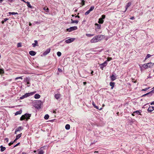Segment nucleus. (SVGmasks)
<instances>
[{
    "label": "nucleus",
    "mask_w": 154,
    "mask_h": 154,
    "mask_svg": "<svg viewBox=\"0 0 154 154\" xmlns=\"http://www.w3.org/2000/svg\"><path fill=\"white\" fill-rule=\"evenodd\" d=\"M103 35H97L94 37L90 41L91 43H96L101 41Z\"/></svg>",
    "instance_id": "obj_1"
},
{
    "label": "nucleus",
    "mask_w": 154,
    "mask_h": 154,
    "mask_svg": "<svg viewBox=\"0 0 154 154\" xmlns=\"http://www.w3.org/2000/svg\"><path fill=\"white\" fill-rule=\"evenodd\" d=\"M31 116V115L30 114L26 113L24 115H23L21 116L20 120V121H23L26 119V120L27 121L28 119H29Z\"/></svg>",
    "instance_id": "obj_2"
},
{
    "label": "nucleus",
    "mask_w": 154,
    "mask_h": 154,
    "mask_svg": "<svg viewBox=\"0 0 154 154\" xmlns=\"http://www.w3.org/2000/svg\"><path fill=\"white\" fill-rule=\"evenodd\" d=\"M153 64L151 63H148L147 64H144L143 65V67L145 69H147L149 68L152 66Z\"/></svg>",
    "instance_id": "obj_3"
},
{
    "label": "nucleus",
    "mask_w": 154,
    "mask_h": 154,
    "mask_svg": "<svg viewBox=\"0 0 154 154\" xmlns=\"http://www.w3.org/2000/svg\"><path fill=\"white\" fill-rule=\"evenodd\" d=\"M77 29V27L76 26H74L70 27L69 28L67 29L66 30L69 32H71L73 31L76 30Z\"/></svg>",
    "instance_id": "obj_4"
},
{
    "label": "nucleus",
    "mask_w": 154,
    "mask_h": 154,
    "mask_svg": "<svg viewBox=\"0 0 154 154\" xmlns=\"http://www.w3.org/2000/svg\"><path fill=\"white\" fill-rule=\"evenodd\" d=\"M107 64V61H105L103 63H102L100 65V68L102 69H103V68L105 66H106Z\"/></svg>",
    "instance_id": "obj_5"
},
{
    "label": "nucleus",
    "mask_w": 154,
    "mask_h": 154,
    "mask_svg": "<svg viewBox=\"0 0 154 154\" xmlns=\"http://www.w3.org/2000/svg\"><path fill=\"white\" fill-rule=\"evenodd\" d=\"M75 40V38H70L66 40L65 41V42L67 44L73 42Z\"/></svg>",
    "instance_id": "obj_6"
},
{
    "label": "nucleus",
    "mask_w": 154,
    "mask_h": 154,
    "mask_svg": "<svg viewBox=\"0 0 154 154\" xmlns=\"http://www.w3.org/2000/svg\"><path fill=\"white\" fill-rule=\"evenodd\" d=\"M51 51V49L49 48L47 49L43 53V55H46L49 53H50Z\"/></svg>",
    "instance_id": "obj_7"
},
{
    "label": "nucleus",
    "mask_w": 154,
    "mask_h": 154,
    "mask_svg": "<svg viewBox=\"0 0 154 154\" xmlns=\"http://www.w3.org/2000/svg\"><path fill=\"white\" fill-rule=\"evenodd\" d=\"M34 93H35L34 92H31V93H26L24 95L25 96V97L26 98L28 97H29L30 96L32 95L33 94H34Z\"/></svg>",
    "instance_id": "obj_8"
},
{
    "label": "nucleus",
    "mask_w": 154,
    "mask_h": 154,
    "mask_svg": "<svg viewBox=\"0 0 154 154\" xmlns=\"http://www.w3.org/2000/svg\"><path fill=\"white\" fill-rule=\"evenodd\" d=\"M154 110V107L153 106H149L148 110L149 112H151Z\"/></svg>",
    "instance_id": "obj_9"
},
{
    "label": "nucleus",
    "mask_w": 154,
    "mask_h": 154,
    "mask_svg": "<svg viewBox=\"0 0 154 154\" xmlns=\"http://www.w3.org/2000/svg\"><path fill=\"white\" fill-rule=\"evenodd\" d=\"M141 112L142 111L141 110H137L134 112V113L135 115L138 114L140 115Z\"/></svg>",
    "instance_id": "obj_10"
},
{
    "label": "nucleus",
    "mask_w": 154,
    "mask_h": 154,
    "mask_svg": "<svg viewBox=\"0 0 154 154\" xmlns=\"http://www.w3.org/2000/svg\"><path fill=\"white\" fill-rule=\"evenodd\" d=\"M29 54L31 56H33L35 55L36 53L33 51H31L29 52Z\"/></svg>",
    "instance_id": "obj_11"
},
{
    "label": "nucleus",
    "mask_w": 154,
    "mask_h": 154,
    "mask_svg": "<svg viewBox=\"0 0 154 154\" xmlns=\"http://www.w3.org/2000/svg\"><path fill=\"white\" fill-rule=\"evenodd\" d=\"M60 94H56L55 95L54 97L57 100L59 99L60 97Z\"/></svg>",
    "instance_id": "obj_12"
},
{
    "label": "nucleus",
    "mask_w": 154,
    "mask_h": 154,
    "mask_svg": "<svg viewBox=\"0 0 154 154\" xmlns=\"http://www.w3.org/2000/svg\"><path fill=\"white\" fill-rule=\"evenodd\" d=\"M95 25L96 26V29H100V27H101V25H100L99 24H97V23H96L95 24Z\"/></svg>",
    "instance_id": "obj_13"
},
{
    "label": "nucleus",
    "mask_w": 154,
    "mask_h": 154,
    "mask_svg": "<svg viewBox=\"0 0 154 154\" xmlns=\"http://www.w3.org/2000/svg\"><path fill=\"white\" fill-rule=\"evenodd\" d=\"M23 128L21 126H19L15 130H16V131H19L23 129Z\"/></svg>",
    "instance_id": "obj_14"
},
{
    "label": "nucleus",
    "mask_w": 154,
    "mask_h": 154,
    "mask_svg": "<svg viewBox=\"0 0 154 154\" xmlns=\"http://www.w3.org/2000/svg\"><path fill=\"white\" fill-rule=\"evenodd\" d=\"M79 22V21L78 20H73L72 19H71V23H76V24H78Z\"/></svg>",
    "instance_id": "obj_15"
},
{
    "label": "nucleus",
    "mask_w": 154,
    "mask_h": 154,
    "mask_svg": "<svg viewBox=\"0 0 154 154\" xmlns=\"http://www.w3.org/2000/svg\"><path fill=\"white\" fill-rule=\"evenodd\" d=\"M110 79H111L112 81H113L116 80V77L115 76V75H112L111 76H110Z\"/></svg>",
    "instance_id": "obj_16"
},
{
    "label": "nucleus",
    "mask_w": 154,
    "mask_h": 154,
    "mask_svg": "<svg viewBox=\"0 0 154 154\" xmlns=\"http://www.w3.org/2000/svg\"><path fill=\"white\" fill-rule=\"evenodd\" d=\"M34 43H32V46L33 47H35L37 45H38V42L37 40H35L34 41Z\"/></svg>",
    "instance_id": "obj_17"
},
{
    "label": "nucleus",
    "mask_w": 154,
    "mask_h": 154,
    "mask_svg": "<svg viewBox=\"0 0 154 154\" xmlns=\"http://www.w3.org/2000/svg\"><path fill=\"white\" fill-rule=\"evenodd\" d=\"M111 87V88L112 89L115 85V83L114 82H110L109 83Z\"/></svg>",
    "instance_id": "obj_18"
},
{
    "label": "nucleus",
    "mask_w": 154,
    "mask_h": 154,
    "mask_svg": "<svg viewBox=\"0 0 154 154\" xmlns=\"http://www.w3.org/2000/svg\"><path fill=\"white\" fill-rule=\"evenodd\" d=\"M0 148H1L0 151L1 152H3L6 149V148L5 147H3L2 146H1L0 147Z\"/></svg>",
    "instance_id": "obj_19"
},
{
    "label": "nucleus",
    "mask_w": 154,
    "mask_h": 154,
    "mask_svg": "<svg viewBox=\"0 0 154 154\" xmlns=\"http://www.w3.org/2000/svg\"><path fill=\"white\" fill-rule=\"evenodd\" d=\"M40 97V96L38 94H36L34 96V97L35 99H38Z\"/></svg>",
    "instance_id": "obj_20"
},
{
    "label": "nucleus",
    "mask_w": 154,
    "mask_h": 154,
    "mask_svg": "<svg viewBox=\"0 0 154 154\" xmlns=\"http://www.w3.org/2000/svg\"><path fill=\"white\" fill-rule=\"evenodd\" d=\"M131 2H129L127 4L126 6V9L127 10L128 8L131 5Z\"/></svg>",
    "instance_id": "obj_21"
},
{
    "label": "nucleus",
    "mask_w": 154,
    "mask_h": 154,
    "mask_svg": "<svg viewBox=\"0 0 154 154\" xmlns=\"http://www.w3.org/2000/svg\"><path fill=\"white\" fill-rule=\"evenodd\" d=\"M22 133L19 134L17 135L16 136V140H17L18 139H19L21 136Z\"/></svg>",
    "instance_id": "obj_22"
},
{
    "label": "nucleus",
    "mask_w": 154,
    "mask_h": 154,
    "mask_svg": "<svg viewBox=\"0 0 154 154\" xmlns=\"http://www.w3.org/2000/svg\"><path fill=\"white\" fill-rule=\"evenodd\" d=\"M22 110H20L19 111H17L15 113V115H18L22 113Z\"/></svg>",
    "instance_id": "obj_23"
},
{
    "label": "nucleus",
    "mask_w": 154,
    "mask_h": 154,
    "mask_svg": "<svg viewBox=\"0 0 154 154\" xmlns=\"http://www.w3.org/2000/svg\"><path fill=\"white\" fill-rule=\"evenodd\" d=\"M104 22V21L103 20H102V19L100 18H99V21H98V23H99L102 24Z\"/></svg>",
    "instance_id": "obj_24"
},
{
    "label": "nucleus",
    "mask_w": 154,
    "mask_h": 154,
    "mask_svg": "<svg viewBox=\"0 0 154 154\" xmlns=\"http://www.w3.org/2000/svg\"><path fill=\"white\" fill-rule=\"evenodd\" d=\"M65 128L66 130H69L70 128V126L69 124H67L65 126Z\"/></svg>",
    "instance_id": "obj_25"
},
{
    "label": "nucleus",
    "mask_w": 154,
    "mask_h": 154,
    "mask_svg": "<svg viewBox=\"0 0 154 154\" xmlns=\"http://www.w3.org/2000/svg\"><path fill=\"white\" fill-rule=\"evenodd\" d=\"M39 150V152L38 153V154H44V152L43 151L40 149L39 150Z\"/></svg>",
    "instance_id": "obj_26"
},
{
    "label": "nucleus",
    "mask_w": 154,
    "mask_h": 154,
    "mask_svg": "<svg viewBox=\"0 0 154 154\" xmlns=\"http://www.w3.org/2000/svg\"><path fill=\"white\" fill-rule=\"evenodd\" d=\"M49 118V116L48 114H46L44 118L45 119L47 120Z\"/></svg>",
    "instance_id": "obj_27"
},
{
    "label": "nucleus",
    "mask_w": 154,
    "mask_h": 154,
    "mask_svg": "<svg viewBox=\"0 0 154 154\" xmlns=\"http://www.w3.org/2000/svg\"><path fill=\"white\" fill-rule=\"evenodd\" d=\"M9 14H12V15H16V14H17V15H18V14L17 13V12H9Z\"/></svg>",
    "instance_id": "obj_28"
},
{
    "label": "nucleus",
    "mask_w": 154,
    "mask_h": 154,
    "mask_svg": "<svg viewBox=\"0 0 154 154\" xmlns=\"http://www.w3.org/2000/svg\"><path fill=\"white\" fill-rule=\"evenodd\" d=\"M151 56V55L149 54H147L146 55V57L145 60H146L148 58L150 57Z\"/></svg>",
    "instance_id": "obj_29"
},
{
    "label": "nucleus",
    "mask_w": 154,
    "mask_h": 154,
    "mask_svg": "<svg viewBox=\"0 0 154 154\" xmlns=\"http://www.w3.org/2000/svg\"><path fill=\"white\" fill-rule=\"evenodd\" d=\"M81 1V4L82 5H85V1L84 0H80Z\"/></svg>",
    "instance_id": "obj_30"
},
{
    "label": "nucleus",
    "mask_w": 154,
    "mask_h": 154,
    "mask_svg": "<svg viewBox=\"0 0 154 154\" xmlns=\"http://www.w3.org/2000/svg\"><path fill=\"white\" fill-rule=\"evenodd\" d=\"M27 5L28 7H29L31 8H32V6L30 5L29 2H27Z\"/></svg>",
    "instance_id": "obj_31"
},
{
    "label": "nucleus",
    "mask_w": 154,
    "mask_h": 154,
    "mask_svg": "<svg viewBox=\"0 0 154 154\" xmlns=\"http://www.w3.org/2000/svg\"><path fill=\"white\" fill-rule=\"evenodd\" d=\"M86 35L88 37H90L93 36L94 35V34H86Z\"/></svg>",
    "instance_id": "obj_32"
},
{
    "label": "nucleus",
    "mask_w": 154,
    "mask_h": 154,
    "mask_svg": "<svg viewBox=\"0 0 154 154\" xmlns=\"http://www.w3.org/2000/svg\"><path fill=\"white\" fill-rule=\"evenodd\" d=\"M153 92V90L152 91H150V92H149V93H147L146 94H145L143 95L142 96V97H144V96H145L146 95H147L150 94L151 92Z\"/></svg>",
    "instance_id": "obj_33"
},
{
    "label": "nucleus",
    "mask_w": 154,
    "mask_h": 154,
    "mask_svg": "<svg viewBox=\"0 0 154 154\" xmlns=\"http://www.w3.org/2000/svg\"><path fill=\"white\" fill-rule=\"evenodd\" d=\"M57 55L58 57H60L61 55V53L59 51L57 52Z\"/></svg>",
    "instance_id": "obj_34"
},
{
    "label": "nucleus",
    "mask_w": 154,
    "mask_h": 154,
    "mask_svg": "<svg viewBox=\"0 0 154 154\" xmlns=\"http://www.w3.org/2000/svg\"><path fill=\"white\" fill-rule=\"evenodd\" d=\"M26 98V97H25V95H23L22 96L20 97V99L21 100H22Z\"/></svg>",
    "instance_id": "obj_35"
},
{
    "label": "nucleus",
    "mask_w": 154,
    "mask_h": 154,
    "mask_svg": "<svg viewBox=\"0 0 154 154\" xmlns=\"http://www.w3.org/2000/svg\"><path fill=\"white\" fill-rule=\"evenodd\" d=\"M92 10H88L87 12H86L85 14V15H87L88 14L91 12V11H92Z\"/></svg>",
    "instance_id": "obj_36"
},
{
    "label": "nucleus",
    "mask_w": 154,
    "mask_h": 154,
    "mask_svg": "<svg viewBox=\"0 0 154 154\" xmlns=\"http://www.w3.org/2000/svg\"><path fill=\"white\" fill-rule=\"evenodd\" d=\"M18 79H23V78L22 76H20L16 77L15 78V80H17Z\"/></svg>",
    "instance_id": "obj_37"
},
{
    "label": "nucleus",
    "mask_w": 154,
    "mask_h": 154,
    "mask_svg": "<svg viewBox=\"0 0 154 154\" xmlns=\"http://www.w3.org/2000/svg\"><path fill=\"white\" fill-rule=\"evenodd\" d=\"M149 87H148V88H146L145 89H143L141 90L142 91H146L148 89H149Z\"/></svg>",
    "instance_id": "obj_38"
},
{
    "label": "nucleus",
    "mask_w": 154,
    "mask_h": 154,
    "mask_svg": "<svg viewBox=\"0 0 154 154\" xmlns=\"http://www.w3.org/2000/svg\"><path fill=\"white\" fill-rule=\"evenodd\" d=\"M94 107L97 109H99L100 110H101L102 109V108H101L100 109H99L98 107L97 106H96V105Z\"/></svg>",
    "instance_id": "obj_39"
},
{
    "label": "nucleus",
    "mask_w": 154,
    "mask_h": 154,
    "mask_svg": "<svg viewBox=\"0 0 154 154\" xmlns=\"http://www.w3.org/2000/svg\"><path fill=\"white\" fill-rule=\"evenodd\" d=\"M29 79L28 78H27L26 79V81L27 82V84L28 85L30 84V82H29Z\"/></svg>",
    "instance_id": "obj_40"
},
{
    "label": "nucleus",
    "mask_w": 154,
    "mask_h": 154,
    "mask_svg": "<svg viewBox=\"0 0 154 154\" xmlns=\"http://www.w3.org/2000/svg\"><path fill=\"white\" fill-rule=\"evenodd\" d=\"M4 72V70L2 69H0V73H3Z\"/></svg>",
    "instance_id": "obj_41"
},
{
    "label": "nucleus",
    "mask_w": 154,
    "mask_h": 154,
    "mask_svg": "<svg viewBox=\"0 0 154 154\" xmlns=\"http://www.w3.org/2000/svg\"><path fill=\"white\" fill-rule=\"evenodd\" d=\"M105 16L104 15H102L101 16V18H100L101 19H102V20H103L104 19H105Z\"/></svg>",
    "instance_id": "obj_42"
},
{
    "label": "nucleus",
    "mask_w": 154,
    "mask_h": 154,
    "mask_svg": "<svg viewBox=\"0 0 154 154\" xmlns=\"http://www.w3.org/2000/svg\"><path fill=\"white\" fill-rule=\"evenodd\" d=\"M17 46L18 47H21V43H17Z\"/></svg>",
    "instance_id": "obj_43"
},
{
    "label": "nucleus",
    "mask_w": 154,
    "mask_h": 154,
    "mask_svg": "<svg viewBox=\"0 0 154 154\" xmlns=\"http://www.w3.org/2000/svg\"><path fill=\"white\" fill-rule=\"evenodd\" d=\"M41 103H42V102L40 101H38V104L39 105V107H40L41 105Z\"/></svg>",
    "instance_id": "obj_44"
},
{
    "label": "nucleus",
    "mask_w": 154,
    "mask_h": 154,
    "mask_svg": "<svg viewBox=\"0 0 154 154\" xmlns=\"http://www.w3.org/2000/svg\"><path fill=\"white\" fill-rule=\"evenodd\" d=\"M14 143V142H13V141L11 142L10 143H9L8 145L9 146H10L12 144H13Z\"/></svg>",
    "instance_id": "obj_45"
},
{
    "label": "nucleus",
    "mask_w": 154,
    "mask_h": 154,
    "mask_svg": "<svg viewBox=\"0 0 154 154\" xmlns=\"http://www.w3.org/2000/svg\"><path fill=\"white\" fill-rule=\"evenodd\" d=\"M8 140H9L7 138H5V141H6L7 142H8Z\"/></svg>",
    "instance_id": "obj_46"
},
{
    "label": "nucleus",
    "mask_w": 154,
    "mask_h": 154,
    "mask_svg": "<svg viewBox=\"0 0 154 154\" xmlns=\"http://www.w3.org/2000/svg\"><path fill=\"white\" fill-rule=\"evenodd\" d=\"M94 7L93 6H92L90 8L89 10H94Z\"/></svg>",
    "instance_id": "obj_47"
},
{
    "label": "nucleus",
    "mask_w": 154,
    "mask_h": 154,
    "mask_svg": "<svg viewBox=\"0 0 154 154\" xmlns=\"http://www.w3.org/2000/svg\"><path fill=\"white\" fill-rule=\"evenodd\" d=\"M8 20V18H5V19H4V22H5L6 21H7V20Z\"/></svg>",
    "instance_id": "obj_48"
},
{
    "label": "nucleus",
    "mask_w": 154,
    "mask_h": 154,
    "mask_svg": "<svg viewBox=\"0 0 154 154\" xmlns=\"http://www.w3.org/2000/svg\"><path fill=\"white\" fill-rule=\"evenodd\" d=\"M92 105L94 106V107L96 106V105L94 101H93L92 102Z\"/></svg>",
    "instance_id": "obj_49"
},
{
    "label": "nucleus",
    "mask_w": 154,
    "mask_h": 154,
    "mask_svg": "<svg viewBox=\"0 0 154 154\" xmlns=\"http://www.w3.org/2000/svg\"><path fill=\"white\" fill-rule=\"evenodd\" d=\"M20 143H17L16 145H15L14 146V147H15L16 146H18L19 144H20Z\"/></svg>",
    "instance_id": "obj_50"
},
{
    "label": "nucleus",
    "mask_w": 154,
    "mask_h": 154,
    "mask_svg": "<svg viewBox=\"0 0 154 154\" xmlns=\"http://www.w3.org/2000/svg\"><path fill=\"white\" fill-rule=\"evenodd\" d=\"M130 19L131 20H134V17H131V18H130Z\"/></svg>",
    "instance_id": "obj_51"
},
{
    "label": "nucleus",
    "mask_w": 154,
    "mask_h": 154,
    "mask_svg": "<svg viewBox=\"0 0 154 154\" xmlns=\"http://www.w3.org/2000/svg\"><path fill=\"white\" fill-rule=\"evenodd\" d=\"M34 23L35 24H38L40 23L38 21H35Z\"/></svg>",
    "instance_id": "obj_52"
},
{
    "label": "nucleus",
    "mask_w": 154,
    "mask_h": 154,
    "mask_svg": "<svg viewBox=\"0 0 154 154\" xmlns=\"http://www.w3.org/2000/svg\"><path fill=\"white\" fill-rule=\"evenodd\" d=\"M111 60H112L111 58H109V59H108L107 60H106V61H109Z\"/></svg>",
    "instance_id": "obj_53"
},
{
    "label": "nucleus",
    "mask_w": 154,
    "mask_h": 154,
    "mask_svg": "<svg viewBox=\"0 0 154 154\" xmlns=\"http://www.w3.org/2000/svg\"><path fill=\"white\" fill-rule=\"evenodd\" d=\"M151 105L154 104V101H153L151 103Z\"/></svg>",
    "instance_id": "obj_54"
},
{
    "label": "nucleus",
    "mask_w": 154,
    "mask_h": 154,
    "mask_svg": "<svg viewBox=\"0 0 154 154\" xmlns=\"http://www.w3.org/2000/svg\"><path fill=\"white\" fill-rule=\"evenodd\" d=\"M22 154H27V153L25 152H23L22 153Z\"/></svg>",
    "instance_id": "obj_55"
},
{
    "label": "nucleus",
    "mask_w": 154,
    "mask_h": 154,
    "mask_svg": "<svg viewBox=\"0 0 154 154\" xmlns=\"http://www.w3.org/2000/svg\"><path fill=\"white\" fill-rule=\"evenodd\" d=\"M131 115H132V116H134L135 115V114L134 113V112H133V113Z\"/></svg>",
    "instance_id": "obj_56"
},
{
    "label": "nucleus",
    "mask_w": 154,
    "mask_h": 154,
    "mask_svg": "<svg viewBox=\"0 0 154 154\" xmlns=\"http://www.w3.org/2000/svg\"><path fill=\"white\" fill-rule=\"evenodd\" d=\"M8 0L10 2H12L13 1V0Z\"/></svg>",
    "instance_id": "obj_57"
},
{
    "label": "nucleus",
    "mask_w": 154,
    "mask_h": 154,
    "mask_svg": "<svg viewBox=\"0 0 154 154\" xmlns=\"http://www.w3.org/2000/svg\"><path fill=\"white\" fill-rule=\"evenodd\" d=\"M83 84L84 85H85L86 84V82H84Z\"/></svg>",
    "instance_id": "obj_58"
},
{
    "label": "nucleus",
    "mask_w": 154,
    "mask_h": 154,
    "mask_svg": "<svg viewBox=\"0 0 154 154\" xmlns=\"http://www.w3.org/2000/svg\"><path fill=\"white\" fill-rule=\"evenodd\" d=\"M44 10H49L48 8H47L46 9H45V8H43Z\"/></svg>",
    "instance_id": "obj_59"
},
{
    "label": "nucleus",
    "mask_w": 154,
    "mask_h": 154,
    "mask_svg": "<svg viewBox=\"0 0 154 154\" xmlns=\"http://www.w3.org/2000/svg\"><path fill=\"white\" fill-rule=\"evenodd\" d=\"M58 70L59 71H61V69H60V68H58Z\"/></svg>",
    "instance_id": "obj_60"
},
{
    "label": "nucleus",
    "mask_w": 154,
    "mask_h": 154,
    "mask_svg": "<svg viewBox=\"0 0 154 154\" xmlns=\"http://www.w3.org/2000/svg\"><path fill=\"white\" fill-rule=\"evenodd\" d=\"M32 25V24L31 23H29V26H31Z\"/></svg>",
    "instance_id": "obj_61"
},
{
    "label": "nucleus",
    "mask_w": 154,
    "mask_h": 154,
    "mask_svg": "<svg viewBox=\"0 0 154 154\" xmlns=\"http://www.w3.org/2000/svg\"><path fill=\"white\" fill-rule=\"evenodd\" d=\"M93 71H92L91 72V74L93 75Z\"/></svg>",
    "instance_id": "obj_62"
},
{
    "label": "nucleus",
    "mask_w": 154,
    "mask_h": 154,
    "mask_svg": "<svg viewBox=\"0 0 154 154\" xmlns=\"http://www.w3.org/2000/svg\"><path fill=\"white\" fill-rule=\"evenodd\" d=\"M4 22H4V21H2V24H3L4 23Z\"/></svg>",
    "instance_id": "obj_63"
},
{
    "label": "nucleus",
    "mask_w": 154,
    "mask_h": 154,
    "mask_svg": "<svg viewBox=\"0 0 154 154\" xmlns=\"http://www.w3.org/2000/svg\"><path fill=\"white\" fill-rule=\"evenodd\" d=\"M75 17H78V18H79V16H76Z\"/></svg>",
    "instance_id": "obj_64"
}]
</instances>
